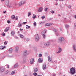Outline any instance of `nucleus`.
I'll return each instance as SVG.
<instances>
[{"instance_id": "obj_15", "label": "nucleus", "mask_w": 76, "mask_h": 76, "mask_svg": "<svg viewBox=\"0 0 76 76\" xmlns=\"http://www.w3.org/2000/svg\"><path fill=\"white\" fill-rule=\"evenodd\" d=\"M61 49L60 48H59V51L57 52L58 54H59L60 53H61Z\"/></svg>"}, {"instance_id": "obj_16", "label": "nucleus", "mask_w": 76, "mask_h": 76, "mask_svg": "<svg viewBox=\"0 0 76 76\" xmlns=\"http://www.w3.org/2000/svg\"><path fill=\"white\" fill-rule=\"evenodd\" d=\"M15 72H16L15 71H12L11 72V75H14V74L15 73Z\"/></svg>"}, {"instance_id": "obj_9", "label": "nucleus", "mask_w": 76, "mask_h": 76, "mask_svg": "<svg viewBox=\"0 0 76 76\" xmlns=\"http://www.w3.org/2000/svg\"><path fill=\"white\" fill-rule=\"evenodd\" d=\"M48 61H49V62L51 61L52 60L51 58V57H50V56L48 57Z\"/></svg>"}, {"instance_id": "obj_46", "label": "nucleus", "mask_w": 76, "mask_h": 76, "mask_svg": "<svg viewBox=\"0 0 76 76\" xmlns=\"http://www.w3.org/2000/svg\"><path fill=\"white\" fill-rule=\"evenodd\" d=\"M39 57H42V54H39V55L38 56Z\"/></svg>"}, {"instance_id": "obj_5", "label": "nucleus", "mask_w": 76, "mask_h": 76, "mask_svg": "<svg viewBox=\"0 0 76 76\" xmlns=\"http://www.w3.org/2000/svg\"><path fill=\"white\" fill-rule=\"evenodd\" d=\"M44 45L45 46H46V47H48L50 45V43L48 42L45 43L44 44Z\"/></svg>"}, {"instance_id": "obj_10", "label": "nucleus", "mask_w": 76, "mask_h": 76, "mask_svg": "<svg viewBox=\"0 0 76 76\" xmlns=\"http://www.w3.org/2000/svg\"><path fill=\"white\" fill-rule=\"evenodd\" d=\"M53 24L52 23H48L46 24L45 25L46 26H50V25H51Z\"/></svg>"}, {"instance_id": "obj_39", "label": "nucleus", "mask_w": 76, "mask_h": 76, "mask_svg": "<svg viewBox=\"0 0 76 76\" xmlns=\"http://www.w3.org/2000/svg\"><path fill=\"white\" fill-rule=\"evenodd\" d=\"M41 18L42 19H44V18H45V16H42Z\"/></svg>"}, {"instance_id": "obj_30", "label": "nucleus", "mask_w": 76, "mask_h": 76, "mask_svg": "<svg viewBox=\"0 0 76 76\" xmlns=\"http://www.w3.org/2000/svg\"><path fill=\"white\" fill-rule=\"evenodd\" d=\"M33 75H34V76H37V73L36 72H34L33 73Z\"/></svg>"}, {"instance_id": "obj_55", "label": "nucleus", "mask_w": 76, "mask_h": 76, "mask_svg": "<svg viewBox=\"0 0 76 76\" xmlns=\"http://www.w3.org/2000/svg\"><path fill=\"white\" fill-rule=\"evenodd\" d=\"M55 75H55V74H53V76H55Z\"/></svg>"}, {"instance_id": "obj_33", "label": "nucleus", "mask_w": 76, "mask_h": 76, "mask_svg": "<svg viewBox=\"0 0 76 76\" xmlns=\"http://www.w3.org/2000/svg\"><path fill=\"white\" fill-rule=\"evenodd\" d=\"M21 2V3H22V4H25V1H23Z\"/></svg>"}, {"instance_id": "obj_59", "label": "nucleus", "mask_w": 76, "mask_h": 76, "mask_svg": "<svg viewBox=\"0 0 76 76\" xmlns=\"http://www.w3.org/2000/svg\"><path fill=\"white\" fill-rule=\"evenodd\" d=\"M75 18H76V15L75 16Z\"/></svg>"}, {"instance_id": "obj_4", "label": "nucleus", "mask_w": 76, "mask_h": 76, "mask_svg": "<svg viewBox=\"0 0 76 76\" xmlns=\"http://www.w3.org/2000/svg\"><path fill=\"white\" fill-rule=\"evenodd\" d=\"M42 10H43V8L42 7H40L38 9V11L40 12H42Z\"/></svg>"}, {"instance_id": "obj_62", "label": "nucleus", "mask_w": 76, "mask_h": 76, "mask_svg": "<svg viewBox=\"0 0 76 76\" xmlns=\"http://www.w3.org/2000/svg\"><path fill=\"white\" fill-rule=\"evenodd\" d=\"M56 1H57L58 0H56Z\"/></svg>"}, {"instance_id": "obj_8", "label": "nucleus", "mask_w": 76, "mask_h": 76, "mask_svg": "<svg viewBox=\"0 0 76 76\" xmlns=\"http://www.w3.org/2000/svg\"><path fill=\"white\" fill-rule=\"evenodd\" d=\"M39 63H42L43 61V60H42L41 58H39L38 60Z\"/></svg>"}, {"instance_id": "obj_54", "label": "nucleus", "mask_w": 76, "mask_h": 76, "mask_svg": "<svg viewBox=\"0 0 76 76\" xmlns=\"http://www.w3.org/2000/svg\"><path fill=\"white\" fill-rule=\"evenodd\" d=\"M7 68H9V65H7Z\"/></svg>"}, {"instance_id": "obj_58", "label": "nucleus", "mask_w": 76, "mask_h": 76, "mask_svg": "<svg viewBox=\"0 0 76 76\" xmlns=\"http://www.w3.org/2000/svg\"><path fill=\"white\" fill-rule=\"evenodd\" d=\"M60 0V1H63V0Z\"/></svg>"}, {"instance_id": "obj_37", "label": "nucleus", "mask_w": 76, "mask_h": 76, "mask_svg": "<svg viewBox=\"0 0 76 76\" xmlns=\"http://www.w3.org/2000/svg\"><path fill=\"white\" fill-rule=\"evenodd\" d=\"M15 19L16 20H18V17L16 16L15 17Z\"/></svg>"}, {"instance_id": "obj_1", "label": "nucleus", "mask_w": 76, "mask_h": 76, "mask_svg": "<svg viewBox=\"0 0 76 76\" xmlns=\"http://www.w3.org/2000/svg\"><path fill=\"white\" fill-rule=\"evenodd\" d=\"M70 72L71 74H74L75 73V68L72 67L70 69Z\"/></svg>"}, {"instance_id": "obj_47", "label": "nucleus", "mask_w": 76, "mask_h": 76, "mask_svg": "<svg viewBox=\"0 0 76 76\" xmlns=\"http://www.w3.org/2000/svg\"><path fill=\"white\" fill-rule=\"evenodd\" d=\"M2 35H5V33H4V32H3V33L2 34Z\"/></svg>"}, {"instance_id": "obj_57", "label": "nucleus", "mask_w": 76, "mask_h": 76, "mask_svg": "<svg viewBox=\"0 0 76 76\" xmlns=\"http://www.w3.org/2000/svg\"><path fill=\"white\" fill-rule=\"evenodd\" d=\"M2 1H4V0H1Z\"/></svg>"}, {"instance_id": "obj_20", "label": "nucleus", "mask_w": 76, "mask_h": 76, "mask_svg": "<svg viewBox=\"0 0 76 76\" xmlns=\"http://www.w3.org/2000/svg\"><path fill=\"white\" fill-rule=\"evenodd\" d=\"M9 70H7L5 72V75H7L8 73H9Z\"/></svg>"}, {"instance_id": "obj_2", "label": "nucleus", "mask_w": 76, "mask_h": 76, "mask_svg": "<svg viewBox=\"0 0 76 76\" xmlns=\"http://www.w3.org/2000/svg\"><path fill=\"white\" fill-rule=\"evenodd\" d=\"M0 71L1 72L4 71L5 70V68L4 67H1L0 68Z\"/></svg>"}, {"instance_id": "obj_43", "label": "nucleus", "mask_w": 76, "mask_h": 76, "mask_svg": "<svg viewBox=\"0 0 76 76\" xmlns=\"http://www.w3.org/2000/svg\"><path fill=\"white\" fill-rule=\"evenodd\" d=\"M26 40L27 41H29V38H26Z\"/></svg>"}, {"instance_id": "obj_11", "label": "nucleus", "mask_w": 76, "mask_h": 76, "mask_svg": "<svg viewBox=\"0 0 76 76\" xmlns=\"http://www.w3.org/2000/svg\"><path fill=\"white\" fill-rule=\"evenodd\" d=\"M6 48V47L4 46H1L0 47V49L1 50H3V49H4V48Z\"/></svg>"}, {"instance_id": "obj_17", "label": "nucleus", "mask_w": 76, "mask_h": 76, "mask_svg": "<svg viewBox=\"0 0 76 76\" xmlns=\"http://www.w3.org/2000/svg\"><path fill=\"white\" fill-rule=\"evenodd\" d=\"M34 72H38V69L37 68H35L34 69Z\"/></svg>"}, {"instance_id": "obj_12", "label": "nucleus", "mask_w": 76, "mask_h": 76, "mask_svg": "<svg viewBox=\"0 0 76 76\" xmlns=\"http://www.w3.org/2000/svg\"><path fill=\"white\" fill-rule=\"evenodd\" d=\"M9 27H7L4 30V32H7L9 31Z\"/></svg>"}, {"instance_id": "obj_6", "label": "nucleus", "mask_w": 76, "mask_h": 76, "mask_svg": "<svg viewBox=\"0 0 76 76\" xmlns=\"http://www.w3.org/2000/svg\"><path fill=\"white\" fill-rule=\"evenodd\" d=\"M73 49L74 51L76 52V45H73Z\"/></svg>"}, {"instance_id": "obj_14", "label": "nucleus", "mask_w": 76, "mask_h": 76, "mask_svg": "<svg viewBox=\"0 0 76 76\" xmlns=\"http://www.w3.org/2000/svg\"><path fill=\"white\" fill-rule=\"evenodd\" d=\"M45 69H46V65H45V64H44L43 66V70H45Z\"/></svg>"}, {"instance_id": "obj_32", "label": "nucleus", "mask_w": 76, "mask_h": 76, "mask_svg": "<svg viewBox=\"0 0 76 76\" xmlns=\"http://www.w3.org/2000/svg\"><path fill=\"white\" fill-rule=\"evenodd\" d=\"M62 39L61 38H60L59 39V42H62Z\"/></svg>"}, {"instance_id": "obj_61", "label": "nucleus", "mask_w": 76, "mask_h": 76, "mask_svg": "<svg viewBox=\"0 0 76 76\" xmlns=\"http://www.w3.org/2000/svg\"><path fill=\"white\" fill-rule=\"evenodd\" d=\"M18 33H19V31H18Z\"/></svg>"}, {"instance_id": "obj_36", "label": "nucleus", "mask_w": 76, "mask_h": 76, "mask_svg": "<svg viewBox=\"0 0 76 76\" xmlns=\"http://www.w3.org/2000/svg\"><path fill=\"white\" fill-rule=\"evenodd\" d=\"M41 34L42 35H44V34H45V33H44V32H43V31H42L41 33Z\"/></svg>"}, {"instance_id": "obj_31", "label": "nucleus", "mask_w": 76, "mask_h": 76, "mask_svg": "<svg viewBox=\"0 0 76 76\" xmlns=\"http://www.w3.org/2000/svg\"><path fill=\"white\" fill-rule=\"evenodd\" d=\"M48 10V8H46L44 10L45 12H47V10Z\"/></svg>"}, {"instance_id": "obj_26", "label": "nucleus", "mask_w": 76, "mask_h": 76, "mask_svg": "<svg viewBox=\"0 0 76 76\" xmlns=\"http://www.w3.org/2000/svg\"><path fill=\"white\" fill-rule=\"evenodd\" d=\"M12 49H10L8 50L10 53H12Z\"/></svg>"}, {"instance_id": "obj_28", "label": "nucleus", "mask_w": 76, "mask_h": 76, "mask_svg": "<svg viewBox=\"0 0 76 76\" xmlns=\"http://www.w3.org/2000/svg\"><path fill=\"white\" fill-rule=\"evenodd\" d=\"M53 30L54 31H55V32H57V29H56L55 28H53Z\"/></svg>"}, {"instance_id": "obj_48", "label": "nucleus", "mask_w": 76, "mask_h": 76, "mask_svg": "<svg viewBox=\"0 0 76 76\" xmlns=\"http://www.w3.org/2000/svg\"><path fill=\"white\" fill-rule=\"evenodd\" d=\"M71 6H70V5H69V6H68V8H69V9H71Z\"/></svg>"}, {"instance_id": "obj_34", "label": "nucleus", "mask_w": 76, "mask_h": 76, "mask_svg": "<svg viewBox=\"0 0 76 76\" xmlns=\"http://www.w3.org/2000/svg\"><path fill=\"white\" fill-rule=\"evenodd\" d=\"M35 39L36 41H39V39L35 38Z\"/></svg>"}, {"instance_id": "obj_63", "label": "nucleus", "mask_w": 76, "mask_h": 76, "mask_svg": "<svg viewBox=\"0 0 76 76\" xmlns=\"http://www.w3.org/2000/svg\"><path fill=\"white\" fill-rule=\"evenodd\" d=\"M63 38V37H61V38Z\"/></svg>"}, {"instance_id": "obj_53", "label": "nucleus", "mask_w": 76, "mask_h": 76, "mask_svg": "<svg viewBox=\"0 0 76 76\" xmlns=\"http://www.w3.org/2000/svg\"><path fill=\"white\" fill-rule=\"evenodd\" d=\"M3 13L4 14V13H6V11H3Z\"/></svg>"}, {"instance_id": "obj_49", "label": "nucleus", "mask_w": 76, "mask_h": 76, "mask_svg": "<svg viewBox=\"0 0 76 76\" xmlns=\"http://www.w3.org/2000/svg\"><path fill=\"white\" fill-rule=\"evenodd\" d=\"M20 31H23V29L22 28H20L19 29Z\"/></svg>"}, {"instance_id": "obj_44", "label": "nucleus", "mask_w": 76, "mask_h": 76, "mask_svg": "<svg viewBox=\"0 0 76 76\" xmlns=\"http://www.w3.org/2000/svg\"><path fill=\"white\" fill-rule=\"evenodd\" d=\"M42 35H43V38H45V37H46V36L45 35L43 34Z\"/></svg>"}, {"instance_id": "obj_24", "label": "nucleus", "mask_w": 76, "mask_h": 76, "mask_svg": "<svg viewBox=\"0 0 76 76\" xmlns=\"http://www.w3.org/2000/svg\"><path fill=\"white\" fill-rule=\"evenodd\" d=\"M33 19H35L36 18V15L35 14H34L33 16Z\"/></svg>"}, {"instance_id": "obj_7", "label": "nucleus", "mask_w": 76, "mask_h": 76, "mask_svg": "<svg viewBox=\"0 0 76 76\" xmlns=\"http://www.w3.org/2000/svg\"><path fill=\"white\" fill-rule=\"evenodd\" d=\"M23 54L24 56H26V54H27V50H25L24 51Z\"/></svg>"}, {"instance_id": "obj_13", "label": "nucleus", "mask_w": 76, "mask_h": 76, "mask_svg": "<svg viewBox=\"0 0 76 76\" xmlns=\"http://www.w3.org/2000/svg\"><path fill=\"white\" fill-rule=\"evenodd\" d=\"M19 65H18V64H16L13 67V68H16L17 67H18Z\"/></svg>"}, {"instance_id": "obj_60", "label": "nucleus", "mask_w": 76, "mask_h": 76, "mask_svg": "<svg viewBox=\"0 0 76 76\" xmlns=\"http://www.w3.org/2000/svg\"><path fill=\"white\" fill-rule=\"evenodd\" d=\"M58 16H60V14H59V15H58Z\"/></svg>"}, {"instance_id": "obj_19", "label": "nucleus", "mask_w": 76, "mask_h": 76, "mask_svg": "<svg viewBox=\"0 0 76 76\" xmlns=\"http://www.w3.org/2000/svg\"><path fill=\"white\" fill-rule=\"evenodd\" d=\"M18 27H21L22 26V23H19L18 24Z\"/></svg>"}, {"instance_id": "obj_52", "label": "nucleus", "mask_w": 76, "mask_h": 76, "mask_svg": "<svg viewBox=\"0 0 76 76\" xmlns=\"http://www.w3.org/2000/svg\"><path fill=\"white\" fill-rule=\"evenodd\" d=\"M7 22H8V23H9L10 22L9 20H8L7 21Z\"/></svg>"}, {"instance_id": "obj_56", "label": "nucleus", "mask_w": 76, "mask_h": 76, "mask_svg": "<svg viewBox=\"0 0 76 76\" xmlns=\"http://www.w3.org/2000/svg\"><path fill=\"white\" fill-rule=\"evenodd\" d=\"M38 76H42V75H39Z\"/></svg>"}, {"instance_id": "obj_27", "label": "nucleus", "mask_w": 76, "mask_h": 76, "mask_svg": "<svg viewBox=\"0 0 76 76\" xmlns=\"http://www.w3.org/2000/svg\"><path fill=\"white\" fill-rule=\"evenodd\" d=\"M69 27V26L68 25H66V28H67V29H68Z\"/></svg>"}, {"instance_id": "obj_18", "label": "nucleus", "mask_w": 76, "mask_h": 76, "mask_svg": "<svg viewBox=\"0 0 76 76\" xmlns=\"http://www.w3.org/2000/svg\"><path fill=\"white\" fill-rule=\"evenodd\" d=\"M15 51L16 52H18V50H19V48L18 47H16L15 48Z\"/></svg>"}, {"instance_id": "obj_25", "label": "nucleus", "mask_w": 76, "mask_h": 76, "mask_svg": "<svg viewBox=\"0 0 76 76\" xmlns=\"http://www.w3.org/2000/svg\"><path fill=\"white\" fill-rule=\"evenodd\" d=\"M42 31L45 34L47 32V30H46V29H45Z\"/></svg>"}, {"instance_id": "obj_38", "label": "nucleus", "mask_w": 76, "mask_h": 76, "mask_svg": "<svg viewBox=\"0 0 76 76\" xmlns=\"http://www.w3.org/2000/svg\"><path fill=\"white\" fill-rule=\"evenodd\" d=\"M22 4V2H20L19 3V6H21Z\"/></svg>"}, {"instance_id": "obj_51", "label": "nucleus", "mask_w": 76, "mask_h": 76, "mask_svg": "<svg viewBox=\"0 0 76 76\" xmlns=\"http://www.w3.org/2000/svg\"><path fill=\"white\" fill-rule=\"evenodd\" d=\"M74 26H75V27H76V23H74Z\"/></svg>"}, {"instance_id": "obj_3", "label": "nucleus", "mask_w": 76, "mask_h": 76, "mask_svg": "<svg viewBox=\"0 0 76 76\" xmlns=\"http://www.w3.org/2000/svg\"><path fill=\"white\" fill-rule=\"evenodd\" d=\"M34 58H32L30 59V63L31 64H32L34 63Z\"/></svg>"}, {"instance_id": "obj_45", "label": "nucleus", "mask_w": 76, "mask_h": 76, "mask_svg": "<svg viewBox=\"0 0 76 76\" xmlns=\"http://www.w3.org/2000/svg\"><path fill=\"white\" fill-rule=\"evenodd\" d=\"M7 41H5L4 42V44H7Z\"/></svg>"}, {"instance_id": "obj_22", "label": "nucleus", "mask_w": 76, "mask_h": 76, "mask_svg": "<svg viewBox=\"0 0 76 76\" xmlns=\"http://www.w3.org/2000/svg\"><path fill=\"white\" fill-rule=\"evenodd\" d=\"M26 28L27 29H29V28H30V26L28 25H26Z\"/></svg>"}, {"instance_id": "obj_50", "label": "nucleus", "mask_w": 76, "mask_h": 76, "mask_svg": "<svg viewBox=\"0 0 76 76\" xmlns=\"http://www.w3.org/2000/svg\"><path fill=\"white\" fill-rule=\"evenodd\" d=\"M23 24H25V23H27V22H23Z\"/></svg>"}, {"instance_id": "obj_29", "label": "nucleus", "mask_w": 76, "mask_h": 76, "mask_svg": "<svg viewBox=\"0 0 76 76\" xmlns=\"http://www.w3.org/2000/svg\"><path fill=\"white\" fill-rule=\"evenodd\" d=\"M15 31H12L11 32V34L12 35H14L15 34Z\"/></svg>"}, {"instance_id": "obj_42", "label": "nucleus", "mask_w": 76, "mask_h": 76, "mask_svg": "<svg viewBox=\"0 0 76 76\" xmlns=\"http://www.w3.org/2000/svg\"><path fill=\"white\" fill-rule=\"evenodd\" d=\"M31 15V12H29L28 13V16H30Z\"/></svg>"}, {"instance_id": "obj_41", "label": "nucleus", "mask_w": 76, "mask_h": 76, "mask_svg": "<svg viewBox=\"0 0 76 76\" xmlns=\"http://www.w3.org/2000/svg\"><path fill=\"white\" fill-rule=\"evenodd\" d=\"M50 12L51 13L53 14L54 13V11H53L52 10V11H50Z\"/></svg>"}, {"instance_id": "obj_40", "label": "nucleus", "mask_w": 76, "mask_h": 76, "mask_svg": "<svg viewBox=\"0 0 76 76\" xmlns=\"http://www.w3.org/2000/svg\"><path fill=\"white\" fill-rule=\"evenodd\" d=\"M36 24H37L36 22H34V26H36Z\"/></svg>"}, {"instance_id": "obj_23", "label": "nucleus", "mask_w": 76, "mask_h": 76, "mask_svg": "<svg viewBox=\"0 0 76 76\" xmlns=\"http://www.w3.org/2000/svg\"><path fill=\"white\" fill-rule=\"evenodd\" d=\"M18 35L20 37V38H23V35H22L21 34H19Z\"/></svg>"}, {"instance_id": "obj_35", "label": "nucleus", "mask_w": 76, "mask_h": 76, "mask_svg": "<svg viewBox=\"0 0 76 76\" xmlns=\"http://www.w3.org/2000/svg\"><path fill=\"white\" fill-rule=\"evenodd\" d=\"M15 15H13L12 16V19H14L15 18Z\"/></svg>"}, {"instance_id": "obj_21", "label": "nucleus", "mask_w": 76, "mask_h": 76, "mask_svg": "<svg viewBox=\"0 0 76 76\" xmlns=\"http://www.w3.org/2000/svg\"><path fill=\"white\" fill-rule=\"evenodd\" d=\"M35 38H39V36L38 34H36L35 36Z\"/></svg>"}]
</instances>
